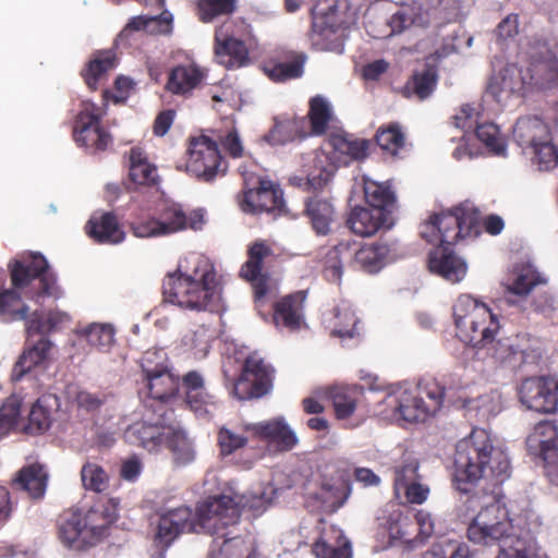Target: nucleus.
I'll use <instances>...</instances> for the list:
<instances>
[{
  "label": "nucleus",
  "instance_id": "49530a36",
  "mask_svg": "<svg viewBox=\"0 0 558 558\" xmlns=\"http://www.w3.org/2000/svg\"><path fill=\"white\" fill-rule=\"evenodd\" d=\"M308 112L305 117L308 123L311 136L324 135L332 119L331 107L328 101L322 96H315L310 99Z\"/></svg>",
  "mask_w": 558,
  "mask_h": 558
},
{
  "label": "nucleus",
  "instance_id": "09e8293b",
  "mask_svg": "<svg viewBox=\"0 0 558 558\" xmlns=\"http://www.w3.org/2000/svg\"><path fill=\"white\" fill-rule=\"evenodd\" d=\"M50 363L49 351H23L14 364L11 379L17 381L33 369L45 371Z\"/></svg>",
  "mask_w": 558,
  "mask_h": 558
},
{
  "label": "nucleus",
  "instance_id": "f8f14e48",
  "mask_svg": "<svg viewBox=\"0 0 558 558\" xmlns=\"http://www.w3.org/2000/svg\"><path fill=\"white\" fill-rule=\"evenodd\" d=\"M312 31L325 40L349 29L356 21V11L348 0H319L312 10Z\"/></svg>",
  "mask_w": 558,
  "mask_h": 558
},
{
  "label": "nucleus",
  "instance_id": "e433bc0d",
  "mask_svg": "<svg viewBox=\"0 0 558 558\" xmlns=\"http://www.w3.org/2000/svg\"><path fill=\"white\" fill-rule=\"evenodd\" d=\"M331 332L330 336L341 339L360 338L361 331L359 328L360 320L351 305L347 302L337 304L331 311Z\"/></svg>",
  "mask_w": 558,
  "mask_h": 558
},
{
  "label": "nucleus",
  "instance_id": "6e6552de",
  "mask_svg": "<svg viewBox=\"0 0 558 558\" xmlns=\"http://www.w3.org/2000/svg\"><path fill=\"white\" fill-rule=\"evenodd\" d=\"M482 525H469L468 537L472 543L483 546H497L496 558H543L539 548L531 537H521L514 534L513 529Z\"/></svg>",
  "mask_w": 558,
  "mask_h": 558
},
{
  "label": "nucleus",
  "instance_id": "b1692460",
  "mask_svg": "<svg viewBox=\"0 0 558 558\" xmlns=\"http://www.w3.org/2000/svg\"><path fill=\"white\" fill-rule=\"evenodd\" d=\"M206 72L195 63L173 66L167 77L165 89L172 95L187 98L206 78Z\"/></svg>",
  "mask_w": 558,
  "mask_h": 558
},
{
  "label": "nucleus",
  "instance_id": "9b49d317",
  "mask_svg": "<svg viewBox=\"0 0 558 558\" xmlns=\"http://www.w3.org/2000/svg\"><path fill=\"white\" fill-rule=\"evenodd\" d=\"M102 108L89 100L81 102L73 125L75 143L92 153L105 151L112 143L111 134L101 126Z\"/></svg>",
  "mask_w": 558,
  "mask_h": 558
},
{
  "label": "nucleus",
  "instance_id": "864d4df0",
  "mask_svg": "<svg viewBox=\"0 0 558 558\" xmlns=\"http://www.w3.org/2000/svg\"><path fill=\"white\" fill-rule=\"evenodd\" d=\"M470 525H482V529L502 525L504 529H513L511 520L508 518V512L498 502L482 509Z\"/></svg>",
  "mask_w": 558,
  "mask_h": 558
},
{
  "label": "nucleus",
  "instance_id": "dca6fc26",
  "mask_svg": "<svg viewBox=\"0 0 558 558\" xmlns=\"http://www.w3.org/2000/svg\"><path fill=\"white\" fill-rule=\"evenodd\" d=\"M310 136L306 118L286 112L274 117L272 125L263 138L271 146H284L303 142Z\"/></svg>",
  "mask_w": 558,
  "mask_h": 558
},
{
  "label": "nucleus",
  "instance_id": "f257e3e1",
  "mask_svg": "<svg viewBox=\"0 0 558 558\" xmlns=\"http://www.w3.org/2000/svg\"><path fill=\"white\" fill-rule=\"evenodd\" d=\"M263 505L264 494L245 502L234 501L228 496L210 497L197 507L195 520L192 519V510L187 507H178L160 514L156 536L160 543L168 546L181 533L205 532L217 535L213 542V550L219 549L221 555H231V549L242 547L244 542L223 530L239 521L241 506L259 509Z\"/></svg>",
  "mask_w": 558,
  "mask_h": 558
},
{
  "label": "nucleus",
  "instance_id": "c03bdc74",
  "mask_svg": "<svg viewBox=\"0 0 558 558\" xmlns=\"http://www.w3.org/2000/svg\"><path fill=\"white\" fill-rule=\"evenodd\" d=\"M329 144L335 151L345 156L348 160H364L368 156L369 142L364 138L354 137L350 133L332 134L329 138Z\"/></svg>",
  "mask_w": 558,
  "mask_h": 558
},
{
  "label": "nucleus",
  "instance_id": "4be33fe9",
  "mask_svg": "<svg viewBox=\"0 0 558 558\" xmlns=\"http://www.w3.org/2000/svg\"><path fill=\"white\" fill-rule=\"evenodd\" d=\"M527 72L531 74L529 70ZM526 84L536 86L531 81V75L529 76V81H526V77L522 75L521 69L515 64H507L497 74L490 77L486 93L497 102H502L513 94L523 90Z\"/></svg>",
  "mask_w": 558,
  "mask_h": 558
},
{
  "label": "nucleus",
  "instance_id": "4c0bfd02",
  "mask_svg": "<svg viewBox=\"0 0 558 558\" xmlns=\"http://www.w3.org/2000/svg\"><path fill=\"white\" fill-rule=\"evenodd\" d=\"M514 141L522 148H532L541 141L549 137L547 125L536 117H524L518 119L512 132Z\"/></svg>",
  "mask_w": 558,
  "mask_h": 558
},
{
  "label": "nucleus",
  "instance_id": "aec40b11",
  "mask_svg": "<svg viewBox=\"0 0 558 558\" xmlns=\"http://www.w3.org/2000/svg\"><path fill=\"white\" fill-rule=\"evenodd\" d=\"M520 401L530 410L555 413L558 410V395L548 386L545 377H532L522 381Z\"/></svg>",
  "mask_w": 558,
  "mask_h": 558
},
{
  "label": "nucleus",
  "instance_id": "0eeeda50",
  "mask_svg": "<svg viewBox=\"0 0 558 558\" xmlns=\"http://www.w3.org/2000/svg\"><path fill=\"white\" fill-rule=\"evenodd\" d=\"M480 211L469 203L454 206L450 210L434 214L425 223L430 231H422V238L429 243L439 242L440 245L451 246L460 239L476 236L480 227Z\"/></svg>",
  "mask_w": 558,
  "mask_h": 558
},
{
  "label": "nucleus",
  "instance_id": "0e129e2a",
  "mask_svg": "<svg viewBox=\"0 0 558 558\" xmlns=\"http://www.w3.org/2000/svg\"><path fill=\"white\" fill-rule=\"evenodd\" d=\"M215 330L201 325L195 329L187 330L181 340L183 347L209 349L214 344Z\"/></svg>",
  "mask_w": 558,
  "mask_h": 558
},
{
  "label": "nucleus",
  "instance_id": "a18cd8bd",
  "mask_svg": "<svg viewBox=\"0 0 558 558\" xmlns=\"http://www.w3.org/2000/svg\"><path fill=\"white\" fill-rule=\"evenodd\" d=\"M364 197L372 209H378L387 217L390 216L396 203L391 186L373 180L364 181Z\"/></svg>",
  "mask_w": 558,
  "mask_h": 558
},
{
  "label": "nucleus",
  "instance_id": "423d86ee",
  "mask_svg": "<svg viewBox=\"0 0 558 558\" xmlns=\"http://www.w3.org/2000/svg\"><path fill=\"white\" fill-rule=\"evenodd\" d=\"M458 338L472 348L492 343L500 329L498 316L483 302L461 294L452 307Z\"/></svg>",
  "mask_w": 558,
  "mask_h": 558
},
{
  "label": "nucleus",
  "instance_id": "2eb2a0df",
  "mask_svg": "<svg viewBox=\"0 0 558 558\" xmlns=\"http://www.w3.org/2000/svg\"><path fill=\"white\" fill-rule=\"evenodd\" d=\"M529 71L537 87L558 86V58L547 41L536 39L530 46Z\"/></svg>",
  "mask_w": 558,
  "mask_h": 558
},
{
  "label": "nucleus",
  "instance_id": "6ab92c4d",
  "mask_svg": "<svg viewBox=\"0 0 558 558\" xmlns=\"http://www.w3.org/2000/svg\"><path fill=\"white\" fill-rule=\"evenodd\" d=\"M454 125L462 130L475 128L476 137L494 154L504 155L506 143L501 137L499 128L495 123H477V112L470 105L461 107L460 112L453 117Z\"/></svg>",
  "mask_w": 558,
  "mask_h": 558
},
{
  "label": "nucleus",
  "instance_id": "338daca9",
  "mask_svg": "<svg viewBox=\"0 0 558 558\" xmlns=\"http://www.w3.org/2000/svg\"><path fill=\"white\" fill-rule=\"evenodd\" d=\"M178 380L179 377L174 376L170 369H167V372L160 373L158 376V379L156 381L158 383V386L156 388L148 389L149 396L154 399H157L159 401L165 402L170 397L174 395L178 387Z\"/></svg>",
  "mask_w": 558,
  "mask_h": 558
},
{
  "label": "nucleus",
  "instance_id": "a211bd4d",
  "mask_svg": "<svg viewBox=\"0 0 558 558\" xmlns=\"http://www.w3.org/2000/svg\"><path fill=\"white\" fill-rule=\"evenodd\" d=\"M172 32V14L162 11L159 15H137L129 20L119 33L116 43L119 46L131 47L141 33L149 35H169Z\"/></svg>",
  "mask_w": 558,
  "mask_h": 558
},
{
  "label": "nucleus",
  "instance_id": "603ef678",
  "mask_svg": "<svg viewBox=\"0 0 558 558\" xmlns=\"http://www.w3.org/2000/svg\"><path fill=\"white\" fill-rule=\"evenodd\" d=\"M376 143L386 153L397 156L399 150L404 147L405 137L397 123H390L381 126L376 133Z\"/></svg>",
  "mask_w": 558,
  "mask_h": 558
},
{
  "label": "nucleus",
  "instance_id": "f704fd0d",
  "mask_svg": "<svg viewBox=\"0 0 558 558\" xmlns=\"http://www.w3.org/2000/svg\"><path fill=\"white\" fill-rule=\"evenodd\" d=\"M389 253L390 248L386 243L364 244L359 250H354L353 263L367 274H376L385 267Z\"/></svg>",
  "mask_w": 558,
  "mask_h": 558
},
{
  "label": "nucleus",
  "instance_id": "c756f323",
  "mask_svg": "<svg viewBox=\"0 0 558 558\" xmlns=\"http://www.w3.org/2000/svg\"><path fill=\"white\" fill-rule=\"evenodd\" d=\"M348 228L356 235L367 238L383 228H390L389 217L378 209L355 206L347 219Z\"/></svg>",
  "mask_w": 558,
  "mask_h": 558
},
{
  "label": "nucleus",
  "instance_id": "3c124183",
  "mask_svg": "<svg viewBox=\"0 0 558 558\" xmlns=\"http://www.w3.org/2000/svg\"><path fill=\"white\" fill-rule=\"evenodd\" d=\"M141 365L148 380L147 387L151 390L158 386L156 379H158L160 373L169 369L165 351H145Z\"/></svg>",
  "mask_w": 558,
  "mask_h": 558
},
{
  "label": "nucleus",
  "instance_id": "a19ab883",
  "mask_svg": "<svg viewBox=\"0 0 558 558\" xmlns=\"http://www.w3.org/2000/svg\"><path fill=\"white\" fill-rule=\"evenodd\" d=\"M59 407V399L56 395L41 396L31 409L25 432L28 434L46 432L51 425L52 411Z\"/></svg>",
  "mask_w": 558,
  "mask_h": 558
},
{
  "label": "nucleus",
  "instance_id": "2f4dec72",
  "mask_svg": "<svg viewBox=\"0 0 558 558\" xmlns=\"http://www.w3.org/2000/svg\"><path fill=\"white\" fill-rule=\"evenodd\" d=\"M48 472L45 466L34 463L22 468L12 482V488L25 492L34 500L41 499L46 493Z\"/></svg>",
  "mask_w": 558,
  "mask_h": 558
},
{
  "label": "nucleus",
  "instance_id": "de8ad7c7",
  "mask_svg": "<svg viewBox=\"0 0 558 558\" xmlns=\"http://www.w3.org/2000/svg\"><path fill=\"white\" fill-rule=\"evenodd\" d=\"M354 245V241H341L329 250L323 270L327 281L340 283L343 275V256L351 255Z\"/></svg>",
  "mask_w": 558,
  "mask_h": 558
},
{
  "label": "nucleus",
  "instance_id": "39448f33",
  "mask_svg": "<svg viewBox=\"0 0 558 558\" xmlns=\"http://www.w3.org/2000/svg\"><path fill=\"white\" fill-rule=\"evenodd\" d=\"M165 301L192 311H214L219 301L216 272L207 265L198 266L192 275L180 270L168 274L162 280Z\"/></svg>",
  "mask_w": 558,
  "mask_h": 558
},
{
  "label": "nucleus",
  "instance_id": "37998d69",
  "mask_svg": "<svg viewBox=\"0 0 558 558\" xmlns=\"http://www.w3.org/2000/svg\"><path fill=\"white\" fill-rule=\"evenodd\" d=\"M114 336L116 329L111 324L92 323L75 330V342L82 347H112L116 342Z\"/></svg>",
  "mask_w": 558,
  "mask_h": 558
},
{
  "label": "nucleus",
  "instance_id": "f03ea898",
  "mask_svg": "<svg viewBox=\"0 0 558 558\" xmlns=\"http://www.w3.org/2000/svg\"><path fill=\"white\" fill-rule=\"evenodd\" d=\"M510 475L507 453L494 447L489 434L483 428H474L456 446L453 459V481L462 493H469L481 481L493 486L502 484Z\"/></svg>",
  "mask_w": 558,
  "mask_h": 558
},
{
  "label": "nucleus",
  "instance_id": "7ed1b4c3",
  "mask_svg": "<svg viewBox=\"0 0 558 558\" xmlns=\"http://www.w3.org/2000/svg\"><path fill=\"white\" fill-rule=\"evenodd\" d=\"M12 288L0 289V322L10 324L26 320L29 307L21 292L31 300L54 295L56 277L49 271L47 259L38 253L9 264Z\"/></svg>",
  "mask_w": 558,
  "mask_h": 558
},
{
  "label": "nucleus",
  "instance_id": "1a4fd4ad",
  "mask_svg": "<svg viewBox=\"0 0 558 558\" xmlns=\"http://www.w3.org/2000/svg\"><path fill=\"white\" fill-rule=\"evenodd\" d=\"M254 37L251 26L243 20L229 29V23L223 24L215 33V54L220 64L227 69H239L250 63V48Z\"/></svg>",
  "mask_w": 558,
  "mask_h": 558
},
{
  "label": "nucleus",
  "instance_id": "ddd939ff",
  "mask_svg": "<svg viewBox=\"0 0 558 558\" xmlns=\"http://www.w3.org/2000/svg\"><path fill=\"white\" fill-rule=\"evenodd\" d=\"M272 372L255 353L248 355L242 366V375L234 384V396L239 400L262 398L270 389Z\"/></svg>",
  "mask_w": 558,
  "mask_h": 558
},
{
  "label": "nucleus",
  "instance_id": "393cba45",
  "mask_svg": "<svg viewBox=\"0 0 558 558\" xmlns=\"http://www.w3.org/2000/svg\"><path fill=\"white\" fill-rule=\"evenodd\" d=\"M247 428L254 436L275 444L281 451H289L299 442L295 432L281 416L252 424Z\"/></svg>",
  "mask_w": 558,
  "mask_h": 558
},
{
  "label": "nucleus",
  "instance_id": "bb28decb",
  "mask_svg": "<svg viewBox=\"0 0 558 558\" xmlns=\"http://www.w3.org/2000/svg\"><path fill=\"white\" fill-rule=\"evenodd\" d=\"M428 268L453 283L461 281L466 274V264L448 245H439L429 253Z\"/></svg>",
  "mask_w": 558,
  "mask_h": 558
},
{
  "label": "nucleus",
  "instance_id": "7c9ffc66",
  "mask_svg": "<svg viewBox=\"0 0 558 558\" xmlns=\"http://www.w3.org/2000/svg\"><path fill=\"white\" fill-rule=\"evenodd\" d=\"M159 221L165 235L182 231L186 228L199 230L204 225V215L201 210L186 214L179 204L163 207L159 214Z\"/></svg>",
  "mask_w": 558,
  "mask_h": 558
},
{
  "label": "nucleus",
  "instance_id": "680f3d73",
  "mask_svg": "<svg viewBox=\"0 0 558 558\" xmlns=\"http://www.w3.org/2000/svg\"><path fill=\"white\" fill-rule=\"evenodd\" d=\"M389 535L391 539L400 541L403 544H407L410 548H415L418 546V538L415 534V525L412 524V521L407 517L399 518L397 521L390 524Z\"/></svg>",
  "mask_w": 558,
  "mask_h": 558
},
{
  "label": "nucleus",
  "instance_id": "473e14b6",
  "mask_svg": "<svg viewBox=\"0 0 558 558\" xmlns=\"http://www.w3.org/2000/svg\"><path fill=\"white\" fill-rule=\"evenodd\" d=\"M117 66V56L111 50H100L93 54V58L81 71V75L87 87L95 92L107 74Z\"/></svg>",
  "mask_w": 558,
  "mask_h": 558
},
{
  "label": "nucleus",
  "instance_id": "cd10ccee",
  "mask_svg": "<svg viewBox=\"0 0 558 558\" xmlns=\"http://www.w3.org/2000/svg\"><path fill=\"white\" fill-rule=\"evenodd\" d=\"M85 232L98 244L114 245L125 239V232L113 213L93 215L85 225Z\"/></svg>",
  "mask_w": 558,
  "mask_h": 558
},
{
  "label": "nucleus",
  "instance_id": "69168bd1",
  "mask_svg": "<svg viewBox=\"0 0 558 558\" xmlns=\"http://www.w3.org/2000/svg\"><path fill=\"white\" fill-rule=\"evenodd\" d=\"M533 159L542 170H549L558 165V149L550 143V138L538 142L532 147Z\"/></svg>",
  "mask_w": 558,
  "mask_h": 558
},
{
  "label": "nucleus",
  "instance_id": "13d9d810",
  "mask_svg": "<svg viewBox=\"0 0 558 558\" xmlns=\"http://www.w3.org/2000/svg\"><path fill=\"white\" fill-rule=\"evenodd\" d=\"M81 478L86 489L101 493L108 487V475L97 463L87 462L81 470Z\"/></svg>",
  "mask_w": 558,
  "mask_h": 558
},
{
  "label": "nucleus",
  "instance_id": "412c9836",
  "mask_svg": "<svg viewBox=\"0 0 558 558\" xmlns=\"http://www.w3.org/2000/svg\"><path fill=\"white\" fill-rule=\"evenodd\" d=\"M446 387V385L437 386V390H429L427 388L426 396L429 400L428 402L424 401L422 397L404 395L398 407L403 420L418 422L424 421L428 415H434L440 409L445 399Z\"/></svg>",
  "mask_w": 558,
  "mask_h": 558
},
{
  "label": "nucleus",
  "instance_id": "72a5a7b5",
  "mask_svg": "<svg viewBox=\"0 0 558 558\" xmlns=\"http://www.w3.org/2000/svg\"><path fill=\"white\" fill-rule=\"evenodd\" d=\"M63 318H69L64 313H51L47 320L32 318L26 322V348L25 349H50L52 343L48 332Z\"/></svg>",
  "mask_w": 558,
  "mask_h": 558
},
{
  "label": "nucleus",
  "instance_id": "c85d7f7f",
  "mask_svg": "<svg viewBox=\"0 0 558 558\" xmlns=\"http://www.w3.org/2000/svg\"><path fill=\"white\" fill-rule=\"evenodd\" d=\"M303 213L317 236H326L331 232L337 211L329 198L308 197L304 203Z\"/></svg>",
  "mask_w": 558,
  "mask_h": 558
},
{
  "label": "nucleus",
  "instance_id": "20e7f679",
  "mask_svg": "<svg viewBox=\"0 0 558 558\" xmlns=\"http://www.w3.org/2000/svg\"><path fill=\"white\" fill-rule=\"evenodd\" d=\"M116 518V505H109L108 501L99 500L87 510L68 509L59 517L58 537L70 549H88L108 536V530Z\"/></svg>",
  "mask_w": 558,
  "mask_h": 558
},
{
  "label": "nucleus",
  "instance_id": "4468645a",
  "mask_svg": "<svg viewBox=\"0 0 558 558\" xmlns=\"http://www.w3.org/2000/svg\"><path fill=\"white\" fill-rule=\"evenodd\" d=\"M283 206L282 190L267 178H258L255 186L243 190L240 199L242 211L253 215L281 211Z\"/></svg>",
  "mask_w": 558,
  "mask_h": 558
},
{
  "label": "nucleus",
  "instance_id": "774afa93",
  "mask_svg": "<svg viewBox=\"0 0 558 558\" xmlns=\"http://www.w3.org/2000/svg\"><path fill=\"white\" fill-rule=\"evenodd\" d=\"M494 401L495 395L493 392L485 393L474 399L464 398L463 407L469 411H476L477 415L482 418H488L496 412V405Z\"/></svg>",
  "mask_w": 558,
  "mask_h": 558
},
{
  "label": "nucleus",
  "instance_id": "5fc2aeb1",
  "mask_svg": "<svg viewBox=\"0 0 558 558\" xmlns=\"http://www.w3.org/2000/svg\"><path fill=\"white\" fill-rule=\"evenodd\" d=\"M421 558H470V549L465 544L440 539L433 543Z\"/></svg>",
  "mask_w": 558,
  "mask_h": 558
},
{
  "label": "nucleus",
  "instance_id": "4d7b16f0",
  "mask_svg": "<svg viewBox=\"0 0 558 558\" xmlns=\"http://www.w3.org/2000/svg\"><path fill=\"white\" fill-rule=\"evenodd\" d=\"M263 70L271 81L284 82L302 75L303 60L294 59L290 62L266 63Z\"/></svg>",
  "mask_w": 558,
  "mask_h": 558
},
{
  "label": "nucleus",
  "instance_id": "052dcab7",
  "mask_svg": "<svg viewBox=\"0 0 558 558\" xmlns=\"http://www.w3.org/2000/svg\"><path fill=\"white\" fill-rule=\"evenodd\" d=\"M313 550L318 558H352L351 542L342 534L337 537L335 545L317 542Z\"/></svg>",
  "mask_w": 558,
  "mask_h": 558
},
{
  "label": "nucleus",
  "instance_id": "bf43d9fd",
  "mask_svg": "<svg viewBox=\"0 0 558 558\" xmlns=\"http://www.w3.org/2000/svg\"><path fill=\"white\" fill-rule=\"evenodd\" d=\"M324 391L331 399L338 418L343 420L353 414L356 401L344 389L328 387Z\"/></svg>",
  "mask_w": 558,
  "mask_h": 558
},
{
  "label": "nucleus",
  "instance_id": "8fccbe9b",
  "mask_svg": "<svg viewBox=\"0 0 558 558\" xmlns=\"http://www.w3.org/2000/svg\"><path fill=\"white\" fill-rule=\"evenodd\" d=\"M238 7V0H197L196 15L203 23H211L216 19L231 15Z\"/></svg>",
  "mask_w": 558,
  "mask_h": 558
},
{
  "label": "nucleus",
  "instance_id": "ea45409f",
  "mask_svg": "<svg viewBox=\"0 0 558 558\" xmlns=\"http://www.w3.org/2000/svg\"><path fill=\"white\" fill-rule=\"evenodd\" d=\"M166 444L172 453L173 462L183 466L195 459V450L192 441L186 436V433L174 421L166 429Z\"/></svg>",
  "mask_w": 558,
  "mask_h": 558
},
{
  "label": "nucleus",
  "instance_id": "58836bf2",
  "mask_svg": "<svg viewBox=\"0 0 558 558\" xmlns=\"http://www.w3.org/2000/svg\"><path fill=\"white\" fill-rule=\"evenodd\" d=\"M437 82L438 74L436 69L425 66L423 70H416L412 73L401 88V94L405 98L414 97L417 100H425L434 93Z\"/></svg>",
  "mask_w": 558,
  "mask_h": 558
},
{
  "label": "nucleus",
  "instance_id": "79ce46f5",
  "mask_svg": "<svg viewBox=\"0 0 558 558\" xmlns=\"http://www.w3.org/2000/svg\"><path fill=\"white\" fill-rule=\"evenodd\" d=\"M547 283L546 277L532 264H522L514 268V279L507 284V292L525 298L535 287Z\"/></svg>",
  "mask_w": 558,
  "mask_h": 558
},
{
  "label": "nucleus",
  "instance_id": "f3484780",
  "mask_svg": "<svg viewBox=\"0 0 558 558\" xmlns=\"http://www.w3.org/2000/svg\"><path fill=\"white\" fill-rule=\"evenodd\" d=\"M173 422V411H163L155 422H137L124 433L126 441L155 451L165 441L167 427Z\"/></svg>",
  "mask_w": 558,
  "mask_h": 558
},
{
  "label": "nucleus",
  "instance_id": "6e6d98bb",
  "mask_svg": "<svg viewBox=\"0 0 558 558\" xmlns=\"http://www.w3.org/2000/svg\"><path fill=\"white\" fill-rule=\"evenodd\" d=\"M271 250L263 242L253 243L247 252L248 258L240 270V276L244 279H254L262 272L264 258L269 256Z\"/></svg>",
  "mask_w": 558,
  "mask_h": 558
},
{
  "label": "nucleus",
  "instance_id": "c9c22d12",
  "mask_svg": "<svg viewBox=\"0 0 558 558\" xmlns=\"http://www.w3.org/2000/svg\"><path fill=\"white\" fill-rule=\"evenodd\" d=\"M129 178L137 185L153 186L158 182L157 168L142 147L134 146L129 151Z\"/></svg>",
  "mask_w": 558,
  "mask_h": 558
},
{
  "label": "nucleus",
  "instance_id": "e2e57ef3",
  "mask_svg": "<svg viewBox=\"0 0 558 558\" xmlns=\"http://www.w3.org/2000/svg\"><path fill=\"white\" fill-rule=\"evenodd\" d=\"M21 400L11 396L0 408V438L7 435L16 424L20 416Z\"/></svg>",
  "mask_w": 558,
  "mask_h": 558
},
{
  "label": "nucleus",
  "instance_id": "5701e85b",
  "mask_svg": "<svg viewBox=\"0 0 558 558\" xmlns=\"http://www.w3.org/2000/svg\"><path fill=\"white\" fill-rule=\"evenodd\" d=\"M530 454L541 458L547 464L557 462L558 433L553 423L539 422L526 438Z\"/></svg>",
  "mask_w": 558,
  "mask_h": 558
},
{
  "label": "nucleus",
  "instance_id": "9d476101",
  "mask_svg": "<svg viewBox=\"0 0 558 558\" xmlns=\"http://www.w3.org/2000/svg\"><path fill=\"white\" fill-rule=\"evenodd\" d=\"M227 169L228 163L216 141L205 135L190 138L186 159L187 172L201 181L211 182L217 177L225 175Z\"/></svg>",
  "mask_w": 558,
  "mask_h": 558
},
{
  "label": "nucleus",
  "instance_id": "a878e982",
  "mask_svg": "<svg viewBox=\"0 0 558 558\" xmlns=\"http://www.w3.org/2000/svg\"><path fill=\"white\" fill-rule=\"evenodd\" d=\"M307 293L300 290L281 298L274 305L272 320L276 326L296 330L304 322V304Z\"/></svg>",
  "mask_w": 558,
  "mask_h": 558
}]
</instances>
